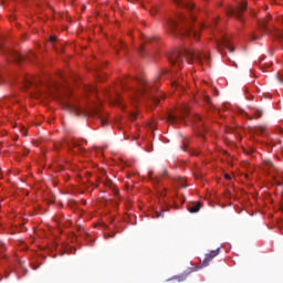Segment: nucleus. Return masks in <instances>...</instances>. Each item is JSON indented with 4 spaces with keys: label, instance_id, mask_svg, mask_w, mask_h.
Here are the masks:
<instances>
[{
    "label": "nucleus",
    "instance_id": "4",
    "mask_svg": "<svg viewBox=\"0 0 283 283\" xmlns=\"http://www.w3.org/2000/svg\"><path fill=\"white\" fill-rule=\"evenodd\" d=\"M244 12H247V2H239L237 7L229 6L226 10L227 17H234L241 23H244V18H242Z\"/></svg>",
    "mask_w": 283,
    "mask_h": 283
},
{
    "label": "nucleus",
    "instance_id": "10",
    "mask_svg": "<svg viewBox=\"0 0 283 283\" xmlns=\"http://www.w3.org/2000/svg\"><path fill=\"white\" fill-rule=\"evenodd\" d=\"M259 28L262 30V32H265V34H271V29H269V20L261 19L259 20Z\"/></svg>",
    "mask_w": 283,
    "mask_h": 283
},
{
    "label": "nucleus",
    "instance_id": "18",
    "mask_svg": "<svg viewBox=\"0 0 283 283\" xmlns=\"http://www.w3.org/2000/svg\"><path fill=\"white\" fill-rule=\"evenodd\" d=\"M176 280H178V282H185V280H187V274H181L179 276H175Z\"/></svg>",
    "mask_w": 283,
    "mask_h": 283
},
{
    "label": "nucleus",
    "instance_id": "23",
    "mask_svg": "<svg viewBox=\"0 0 283 283\" xmlns=\"http://www.w3.org/2000/svg\"><path fill=\"white\" fill-rule=\"evenodd\" d=\"M86 92H96V88L94 86H86Z\"/></svg>",
    "mask_w": 283,
    "mask_h": 283
},
{
    "label": "nucleus",
    "instance_id": "3",
    "mask_svg": "<svg viewBox=\"0 0 283 283\" xmlns=\"http://www.w3.org/2000/svg\"><path fill=\"white\" fill-rule=\"evenodd\" d=\"M140 90L135 91L134 94V98L135 101H138V98H140V96H147L148 98H151L153 103H155V105H158V103H160V96H155L154 93L158 91L157 87L154 88V86H151V84L145 80H143L140 82Z\"/></svg>",
    "mask_w": 283,
    "mask_h": 283
},
{
    "label": "nucleus",
    "instance_id": "20",
    "mask_svg": "<svg viewBox=\"0 0 283 283\" xmlns=\"http://www.w3.org/2000/svg\"><path fill=\"white\" fill-rule=\"evenodd\" d=\"M262 111H260V109H256L255 112H254V116H255V118H262Z\"/></svg>",
    "mask_w": 283,
    "mask_h": 283
},
{
    "label": "nucleus",
    "instance_id": "31",
    "mask_svg": "<svg viewBox=\"0 0 283 283\" xmlns=\"http://www.w3.org/2000/svg\"><path fill=\"white\" fill-rule=\"evenodd\" d=\"M224 178H226L227 180H231V176H229V175H224Z\"/></svg>",
    "mask_w": 283,
    "mask_h": 283
},
{
    "label": "nucleus",
    "instance_id": "24",
    "mask_svg": "<svg viewBox=\"0 0 283 283\" xmlns=\"http://www.w3.org/2000/svg\"><path fill=\"white\" fill-rule=\"evenodd\" d=\"M156 218H165V214L163 212H156Z\"/></svg>",
    "mask_w": 283,
    "mask_h": 283
},
{
    "label": "nucleus",
    "instance_id": "29",
    "mask_svg": "<svg viewBox=\"0 0 283 283\" xmlns=\"http://www.w3.org/2000/svg\"><path fill=\"white\" fill-rule=\"evenodd\" d=\"M181 149H182L184 151H187V144H184V146L181 147Z\"/></svg>",
    "mask_w": 283,
    "mask_h": 283
},
{
    "label": "nucleus",
    "instance_id": "12",
    "mask_svg": "<svg viewBox=\"0 0 283 283\" xmlns=\"http://www.w3.org/2000/svg\"><path fill=\"white\" fill-rule=\"evenodd\" d=\"M104 185L108 189H112V191H113V193H115V196H118V189H116V186L114 185V182H112V180L107 179L106 181H104Z\"/></svg>",
    "mask_w": 283,
    "mask_h": 283
},
{
    "label": "nucleus",
    "instance_id": "27",
    "mask_svg": "<svg viewBox=\"0 0 283 283\" xmlns=\"http://www.w3.org/2000/svg\"><path fill=\"white\" fill-rule=\"evenodd\" d=\"M115 105H120V98H119V97H117V98L115 99Z\"/></svg>",
    "mask_w": 283,
    "mask_h": 283
},
{
    "label": "nucleus",
    "instance_id": "38",
    "mask_svg": "<svg viewBox=\"0 0 283 283\" xmlns=\"http://www.w3.org/2000/svg\"><path fill=\"white\" fill-rule=\"evenodd\" d=\"M233 65H235V67H238V64H237V63H233Z\"/></svg>",
    "mask_w": 283,
    "mask_h": 283
},
{
    "label": "nucleus",
    "instance_id": "11",
    "mask_svg": "<svg viewBox=\"0 0 283 283\" xmlns=\"http://www.w3.org/2000/svg\"><path fill=\"white\" fill-rule=\"evenodd\" d=\"M11 56L15 63H21V61H25V55L19 53V52H13L11 53Z\"/></svg>",
    "mask_w": 283,
    "mask_h": 283
},
{
    "label": "nucleus",
    "instance_id": "17",
    "mask_svg": "<svg viewBox=\"0 0 283 283\" xmlns=\"http://www.w3.org/2000/svg\"><path fill=\"white\" fill-rule=\"evenodd\" d=\"M264 132H266V128L264 126H259L258 128H255L256 134H264Z\"/></svg>",
    "mask_w": 283,
    "mask_h": 283
},
{
    "label": "nucleus",
    "instance_id": "25",
    "mask_svg": "<svg viewBox=\"0 0 283 283\" xmlns=\"http://www.w3.org/2000/svg\"><path fill=\"white\" fill-rule=\"evenodd\" d=\"M72 146H73V147H78V145H77L76 142H74V140L71 142V144H69V147H70V148H71Z\"/></svg>",
    "mask_w": 283,
    "mask_h": 283
},
{
    "label": "nucleus",
    "instance_id": "5",
    "mask_svg": "<svg viewBox=\"0 0 283 283\" xmlns=\"http://www.w3.org/2000/svg\"><path fill=\"white\" fill-rule=\"evenodd\" d=\"M187 114H189V107L182 106L180 115L178 116V115L169 114L167 117V122L170 123V125H178L180 120H185V118L187 117Z\"/></svg>",
    "mask_w": 283,
    "mask_h": 283
},
{
    "label": "nucleus",
    "instance_id": "39",
    "mask_svg": "<svg viewBox=\"0 0 283 283\" xmlns=\"http://www.w3.org/2000/svg\"><path fill=\"white\" fill-rule=\"evenodd\" d=\"M196 178L198 179V178H200V176H196Z\"/></svg>",
    "mask_w": 283,
    "mask_h": 283
},
{
    "label": "nucleus",
    "instance_id": "34",
    "mask_svg": "<svg viewBox=\"0 0 283 283\" xmlns=\"http://www.w3.org/2000/svg\"><path fill=\"white\" fill-rule=\"evenodd\" d=\"M1 1V6H6V0H0Z\"/></svg>",
    "mask_w": 283,
    "mask_h": 283
},
{
    "label": "nucleus",
    "instance_id": "9",
    "mask_svg": "<svg viewBox=\"0 0 283 283\" xmlns=\"http://www.w3.org/2000/svg\"><path fill=\"white\" fill-rule=\"evenodd\" d=\"M219 254H220V248L206 254V258L203 259V261L201 263L202 266H207L209 264V262H211L213 260V258H217V255H219Z\"/></svg>",
    "mask_w": 283,
    "mask_h": 283
},
{
    "label": "nucleus",
    "instance_id": "19",
    "mask_svg": "<svg viewBox=\"0 0 283 283\" xmlns=\"http://www.w3.org/2000/svg\"><path fill=\"white\" fill-rule=\"evenodd\" d=\"M177 184H179V186L182 187L184 189H185V187H187V185H185V179H182V178H178Z\"/></svg>",
    "mask_w": 283,
    "mask_h": 283
},
{
    "label": "nucleus",
    "instance_id": "7",
    "mask_svg": "<svg viewBox=\"0 0 283 283\" xmlns=\"http://www.w3.org/2000/svg\"><path fill=\"white\" fill-rule=\"evenodd\" d=\"M217 48L218 50H220L221 48H224L230 53L234 52L233 46H231V42H229V38L224 35H222L221 39L217 40Z\"/></svg>",
    "mask_w": 283,
    "mask_h": 283
},
{
    "label": "nucleus",
    "instance_id": "13",
    "mask_svg": "<svg viewBox=\"0 0 283 283\" xmlns=\"http://www.w3.org/2000/svg\"><path fill=\"white\" fill-rule=\"evenodd\" d=\"M201 208H202V205H201L200 202H198V203H192V205L189 207V211H190V213H198Z\"/></svg>",
    "mask_w": 283,
    "mask_h": 283
},
{
    "label": "nucleus",
    "instance_id": "32",
    "mask_svg": "<svg viewBox=\"0 0 283 283\" xmlns=\"http://www.w3.org/2000/svg\"><path fill=\"white\" fill-rule=\"evenodd\" d=\"M216 23H218V20H213V23L211 24V28H213V25H216Z\"/></svg>",
    "mask_w": 283,
    "mask_h": 283
},
{
    "label": "nucleus",
    "instance_id": "8",
    "mask_svg": "<svg viewBox=\"0 0 283 283\" xmlns=\"http://www.w3.org/2000/svg\"><path fill=\"white\" fill-rule=\"evenodd\" d=\"M66 107L70 109V112H72L73 114H76L77 116H92L93 113H87L85 112L83 108H81L80 106L76 105H72V104H66Z\"/></svg>",
    "mask_w": 283,
    "mask_h": 283
},
{
    "label": "nucleus",
    "instance_id": "40",
    "mask_svg": "<svg viewBox=\"0 0 283 283\" xmlns=\"http://www.w3.org/2000/svg\"><path fill=\"white\" fill-rule=\"evenodd\" d=\"M202 28V25H199V29Z\"/></svg>",
    "mask_w": 283,
    "mask_h": 283
},
{
    "label": "nucleus",
    "instance_id": "28",
    "mask_svg": "<svg viewBox=\"0 0 283 283\" xmlns=\"http://www.w3.org/2000/svg\"><path fill=\"white\" fill-rule=\"evenodd\" d=\"M101 123L104 127L107 126V122H105V119H101Z\"/></svg>",
    "mask_w": 283,
    "mask_h": 283
},
{
    "label": "nucleus",
    "instance_id": "35",
    "mask_svg": "<svg viewBox=\"0 0 283 283\" xmlns=\"http://www.w3.org/2000/svg\"><path fill=\"white\" fill-rule=\"evenodd\" d=\"M206 103H209V96L205 97Z\"/></svg>",
    "mask_w": 283,
    "mask_h": 283
},
{
    "label": "nucleus",
    "instance_id": "41",
    "mask_svg": "<svg viewBox=\"0 0 283 283\" xmlns=\"http://www.w3.org/2000/svg\"><path fill=\"white\" fill-rule=\"evenodd\" d=\"M248 118L251 120V117L248 116Z\"/></svg>",
    "mask_w": 283,
    "mask_h": 283
},
{
    "label": "nucleus",
    "instance_id": "1",
    "mask_svg": "<svg viewBox=\"0 0 283 283\" xmlns=\"http://www.w3.org/2000/svg\"><path fill=\"white\" fill-rule=\"evenodd\" d=\"M174 3L179 8H185L191 14L190 17H186L185 13L179 12L175 19H168L166 23L168 32L174 34V36H192L195 41H198V30L191 28V24L196 21L193 3L190 0H174Z\"/></svg>",
    "mask_w": 283,
    "mask_h": 283
},
{
    "label": "nucleus",
    "instance_id": "2",
    "mask_svg": "<svg viewBox=\"0 0 283 283\" xmlns=\"http://www.w3.org/2000/svg\"><path fill=\"white\" fill-rule=\"evenodd\" d=\"M182 56H185L187 61H197L199 65H202V63H209V54L193 49L176 50L170 53L168 59L171 65H178V67H180Z\"/></svg>",
    "mask_w": 283,
    "mask_h": 283
},
{
    "label": "nucleus",
    "instance_id": "36",
    "mask_svg": "<svg viewBox=\"0 0 283 283\" xmlns=\"http://www.w3.org/2000/svg\"><path fill=\"white\" fill-rule=\"evenodd\" d=\"M192 156H198V153L197 151H192Z\"/></svg>",
    "mask_w": 283,
    "mask_h": 283
},
{
    "label": "nucleus",
    "instance_id": "33",
    "mask_svg": "<svg viewBox=\"0 0 283 283\" xmlns=\"http://www.w3.org/2000/svg\"><path fill=\"white\" fill-rule=\"evenodd\" d=\"M107 238H114V234H107V237H105V239Z\"/></svg>",
    "mask_w": 283,
    "mask_h": 283
},
{
    "label": "nucleus",
    "instance_id": "16",
    "mask_svg": "<svg viewBox=\"0 0 283 283\" xmlns=\"http://www.w3.org/2000/svg\"><path fill=\"white\" fill-rule=\"evenodd\" d=\"M195 120L199 123V127H205V123H202V117L200 115H196Z\"/></svg>",
    "mask_w": 283,
    "mask_h": 283
},
{
    "label": "nucleus",
    "instance_id": "26",
    "mask_svg": "<svg viewBox=\"0 0 283 283\" xmlns=\"http://www.w3.org/2000/svg\"><path fill=\"white\" fill-rule=\"evenodd\" d=\"M259 39L260 38L258 35H255V34H253L252 38H251L252 41H258Z\"/></svg>",
    "mask_w": 283,
    "mask_h": 283
},
{
    "label": "nucleus",
    "instance_id": "14",
    "mask_svg": "<svg viewBox=\"0 0 283 283\" xmlns=\"http://www.w3.org/2000/svg\"><path fill=\"white\" fill-rule=\"evenodd\" d=\"M34 83H36V80H34L33 77H27L24 80V86L25 87H30V85H34Z\"/></svg>",
    "mask_w": 283,
    "mask_h": 283
},
{
    "label": "nucleus",
    "instance_id": "22",
    "mask_svg": "<svg viewBox=\"0 0 283 283\" xmlns=\"http://www.w3.org/2000/svg\"><path fill=\"white\" fill-rule=\"evenodd\" d=\"M277 81H280V83H283V71H281L277 75H276Z\"/></svg>",
    "mask_w": 283,
    "mask_h": 283
},
{
    "label": "nucleus",
    "instance_id": "6",
    "mask_svg": "<svg viewBox=\"0 0 283 283\" xmlns=\"http://www.w3.org/2000/svg\"><path fill=\"white\" fill-rule=\"evenodd\" d=\"M263 169L265 171H276V177L274 176L276 185H283V171H277V168L273 165V161L266 160L264 161Z\"/></svg>",
    "mask_w": 283,
    "mask_h": 283
},
{
    "label": "nucleus",
    "instance_id": "21",
    "mask_svg": "<svg viewBox=\"0 0 283 283\" xmlns=\"http://www.w3.org/2000/svg\"><path fill=\"white\" fill-rule=\"evenodd\" d=\"M136 118H138V112H133L132 114H130V120H136Z\"/></svg>",
    "mask_w": 283,
    "mask_h": 283
},
{
    "label": "nucleus",
    "instance_id": "15",
    "mask_svg": "<svg viewBox=\"0 0 283 283\" xmlns=\"http://www.w3.org/2000/svg\"><path fill=\"white\" fill-rule=\"evenodd\" d=\"M274 36H275V39H277V41H280V43H283V32L282 31H275Z\"/></svg>",
    "mask_w": 283,
    "mask_h": 283
},
{
    "label": "nucleus",
    "instance_id": "37",
    "mask_svg": "<svg viewBox=\"0 0 283 283\" xmlns=\"http://www.w3.org/2000/svg\"><path fill=\"white\" fill-rule=\"evenodd\" d=\"M150 129H154V125H150Z\"/></svg>",
    "mask_w": 283,
    "mask_h": 283
},
{
    "label": "nucleus",
    "instance_id": "30",
    "mask_svg": "<svg viewBox=\"0 0 283 283\" xmlns=\"http://www.w3.org/2000/svg\"><path fill=\"white\" fill-rule=\"evenodd\" d=\"M56 41V36H51V42L54 43Z\"/></svg>",
    "mask_w": 283,
    "mask_h": 283
}]
</instances>
